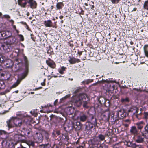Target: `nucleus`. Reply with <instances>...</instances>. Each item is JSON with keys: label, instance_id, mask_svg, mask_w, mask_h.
<instances>
[{"label": "nucleus", "instance_id": "ea45409f", "mask_svg": "<svg viewBox=\"0 0 148 148\" xmlns=\"http://www.w3.org/2000/svg\"><path fill=\"white\" fill-rule=\"evenodd\" d=\"M120 0H111V2L113 4H116L118 3Z\"/></svg>", "mask_w": 148, "mask_h": 148}, {"label": "nucleus", "instance_id": "a19ab883", "mask_svg": "<svg viewBox=\"0 0 148 148\" xmlns=\"http://www.w3.org/2000/svg\"><path fill=\"white\" fill-rule=\"evenodd\" d=\"M126 145L128 147H131V146L133 144L131 142H126Z\"/></svg>", "mask_w": 148, "mask_h": 148}, {"label": "nucleus", "instance_id": "9d476101", "mask_svg": "<svg viewBox=\"0 0 148 148\" xmlns=\"http://www.w3.org/2000/svg\"><path fill=\"white\" fill-rule=\"evenodd\" d=\"M18 5L23 7H25L27 3H28V0H18Z\"/></svg>", "mask_w": 148, "mask_h": 148}, {"label": "nucleus", "instance_id": "052dcab7", "mask_svg": "<svg viewBox=\"0 0 148 148\" xmlns=\"http://www.w3.org/2000/svg\"><path fill=\"white\" fill-rule=\"evenodd\" d=\"M18 90H17V91H16L15 92H13L14 93V92H16V93H18Z\"/></svg>", "mask_w": 148, "mask_h": 148}, {"label": "nucleus", "instance_id": "5fc2aeb1", "mask_svg": "<svg viewBox=\"0 0 148 148\" xmlns=\"http://www.w3.org/2000/svg\"><path fill=\"white\" fill-rule=\"evenodd\" d=\"M148 115V114L147 113H146L145 114V117L146 118Z\"/></svg>", "mask_w": 148, "mask_h": 148}, {"label": "nucleus", "instance_id": "8fccbe9b", "mask_svg": "<svg viewBox=\"0 0 148 148\" xmlns=\"http://www.w3.org/2000/svg\"><path fill=\"white\" fill-rule=\"evenodd\" d=\"M16 61H18L19 63L21 62V60L19 59H16Z\"/></svg>", "mask_w": 148, "mask_h": 148}, {"label": "nucleus", "instance_id": "6e6552de", "mask_svg": "<svg viewBox=\"0 0 148 148\" xmlns=\"http://www.w3.org/2000/svg\"><path fill=\"white\" fill-rule=\"evenodd\" d=\"M13 120V123L15 126L19 127L21 125L22 122L21 120L17 119L16 118L14 117Z\"/></svg>", "mask_w": 148, "mask_h": 148}, {"label": "nucleus", "instance_id": "f257e3e1", "mask_svg": "<svg viewBox=\"0 0 148 148\" xmlns=\"http://www.w3.org/2000/svg\"><path fill=\"white\" fill-rule=\"evenodd\" d=\"M87 97L86 95L84 94H79L73 100V102L75 106L77 107H80L82 103L84 101Z\"/></svg>", "mask_w": 148, "mask_h": 148}, {"label": "nucleus", "instance_id": "f3484780", "mask_svg": "<svg viewBox=\"0 0 148 148\" xmlns=\"http://www.w3.org/2000/svg\"><path fill=\"white\" fill-rule=\"evenodd\" d=\"M102 116L103 119L105 121H108L109 120L110 118V114L109 113H105L104 114H103Z\"/></svg>", "mask_w": 148, "mask_h": 148}, {"label": "nucleus", "instance_id": "412c9836", "mask_svg": "<svg viewBox=\"0 0 148 148\" xmlns=\"http://www.w3.org/2000/svg\"><path fill=\"white\" fill-rule=\"evenodd\" d=\"M36 134L37 136V139L38 140V141L39 142H42L43 140V137L42 134L40 133H36Z\"/></svg>", "mask_w": 148, "mask_h": 148}, {"label": "nucleus", "instance_id": "4be33fe9", "mask_svg": "<svg viewBox=\"0 0 148 148\" xmlns=\"http://www.w3.org/2000/svg\"><path fill=\"white\" fill-rule=\"evenodd\" d=\"M6 66L8 67H11L12 66L14 65V63L11 60H8V62L6 63Z\"/></svg>", "mask_w": 148, "mask_h": 148}, {"label": "nucleus", "instance_id": "2f4dec72", "mask_svg": "<svg viewBox=\"0 0 148 148\" xmlns=\"http://www.w3.org/2000/svg\"><path fill=\"white\" fill-rule=\"evenodd\" d=\"M21 136L19 135H16L15 136V138H16V140L17 141H20L21 140L20 138Z\"/></svg>", "mask_w": 148, "mask_h": 148}, {"label": "nucleus", "instance_id": "680f3d73", "mask_svg": "<svg viewBox=\"0 0 148 148\" xmlns=\"http://www.w3.org/2000/svg\"><path fill=\"white\" fill-rule=\"evenodd\" d=\"M21 46H22V47H24V45L22 43H21Z\"/></svg>", "mask_w": 148, "mask_h": 148}, {"label": "nucleus", "instance_id": "603ef678", "mask_svg": "<svg viewBox=\"0 0 148 148\" xmlns=\"http://www.w3.org/2000/svg\"><path fill=\"white\" fill-rule=\"evenodd\" d=\"M23 146L24 147H25V146H26V144H28V145H29V144H28V143H24V144H23ZM30 146V145H29Z\"/></svg>", "mask_w": 148, "mask_h": 148}, {"label": "nucleus", "instance_id": "79ce46f5", "mask_svg": "<svg viewBox=\"0 0 148 148\" xmlns=\"http://www.w3.org/2000/svg\"><path fill=\"white\" fill-rule=\"evenodd\" d=\"M99 82H103V83H105V82H107V83H109V81L108 79H106V80H102L101 81H100Z\"/></svg>", "mask_w": 148, "mask_h": 148}, {"label": "nucleus", "instance_id": "39448f33", "mask_svg": "<svg viewBox=\"0 0 148 148\" xmlns=\"http://www.w3.org/2000/svg\"><path fill=\"white\" fill-rule=\"evenodd\" d=\"M88 116L83 112H81L79 116L77 117L78 119L81 122H85L88 118Z\"/></svg>", "mask_w": 148, "mask_h": 148}, {"label": "nucleus", "instance_id": "49530a36", "mask_svg": "<svg viewBox=\"0 0 148 148\" xmlns=\"http://www.w3.org/2000/svg\"><path fill=\"white\" fill-rule=\"evenodd\" d=\"M51 148H58V147L56 145H54L53 146L51 147Z\"/></svg>", "mask_w": 148, "mask_h": 148}, {"label": "nucleus", "instance_id": "0e129e2a", "mask_svg": "<svg viewBox=\"0 0 148 148\" xmlns=\"http://www.w3.org/2000/svg\"><path fill=\"white\" fill-rule=\"evenodd\" d=\"M53 6H52L51 7V10H52L53 9Z\"/></svg>", "mask_w": 148, "mask_h": 148}, {"label": "nucleus", "instance_id": "20e7f679", "mask_svg": "<svg viewBox=\"0 0 148 148\" xmlns=\"http://www.w3.org/2000/svg\"><path fill=\"white\" fill-rule=\"evenodd\" d=\"M92 119L94 120L92 122H88L86 123V128L87 130H90L92 129L93 127V125H95L96 124V121L95 119H94L93 117Z\"/></svg>", "mask_w": 148, "mask_h": 148}, {"label": "nucleus", "instance_id": "473e14b6", "mask_svg": "<svg viewBox=\"0 0 148 148\" xmlns=\"http://www.w3.org/2000/svg\"><path fill=\"white\" fill-rule=\"evenodd\" d=\"M113 148H123V147L119 144H117L115 145Z\"/></svg>", "mask_w": 148, "mask_h": 148}, {"label": "nucleus", "instance_id": "bb28decb", "mask_svg": "<svg viewBox=\"0 0 148 148\" xmlns=\"http://www.w3.org/2000/svg\"><path fill=\"white\" fill-rule=\"evenodd\" d=\"M20 81H17L11 87V88H13L16 87L19 84Z\"/></svg>", "mask_w": 148, "mask_h": 148}, {"label": "nucleus", "instance_id": "de8ad7c7", "mask_svg": "<svg viewBox=\"0 0 148 148\" xmlns=\"http://www.w3.org/2000/svg\"><path fill=\"white\" fill-rule=\"evenodd\" d=\"M52 105L50 104H48L47 106H45V107H51Z\"/></svg>", "mask_w": 148, "mask_h": 148}, {"label": "nucleus", "instance_id": "69168bd1", "mask_svg": "<svg viewBox=\"0 0 148 148\" xmlns=\"http://www.w3.org/2000/svg\"><path fill=\"white\" fill-rule=\"evenodd\" d=\"M10 21L12 22V24H13V23H14V21H13V20H11Z\"/></svg>", "mask_w": 148, "mask_h": 148}, {"label": "nucleus", "instance_id": "774afa93", "mask_svg": "<svg viewBox=\"0 0 148 148\" xmlns=\"http://www.w3.org/2000/svg\"><path fill=\"white\" fill-rule=\"evenodd\" d=\"M77 148H83L82 147H77Z\"/></svg>", "mask_w": 148, "mask_h": 148}, {"label": "nucleus", "instance_id": "a878e982", "mask_svg": "<svg viewBox=\"0 0 148 148\" xmlns=\"http://www.w3.org/2000/svg\"><path fill=\"white\" fill-rule=\"evenodd\" d=\"M143 8L145 9L148 10V0L145 2L144 4Z\"/></svg>", "mask_w": 148, "mask_h": 148}, {"label": "nucleus", "instance_id": "423d86ee", "mask_svg": "<svg viewBox=\"0 0 148 148\" xmlns=\"http://www.w3.org/2000/svg\"><path fill=\"white\" fill-rule=\"evenodd\" d=\"M28 3L31 8L34 9L36 8L37 3L35 0H28Z\"/></svg>", "mask_w": 148, "mask_h": 148}, {"label": "nucleus", "instance_id": "f8f14e48", "mask_svg": "<svg viewBox=\"0 0 148 148\" xmlns=\"http://www.w3.org/2000/svg\"><path fill=\"white\" fill-rule=\"evenodd\" d=\"M13 118L14 117H12L8 121H7V125L9 128H11L15 126L13 122Z\"/></svg>", "mask_w": 148, "mask_h": 148}, {"label": "nucleus", "instance_id": "ddd939ff", "mask_svg": "<svg viewBox=\"0 0 148 148\" xmlns=\"http://www.w3.org/2000/svg\"><path fill=\"white\" fill-rule=\"evenodd\" d=\"M143 50L145 56L148 58V44H146L144 45Z\"/></svg>", "mask_w": 148, "mask_h": 148}, {"label": "nucleus", "instance_id": "c85d7f7f", "mask_svg": "<svg viewBox=\"0 0 148 148\" xmlns=\"http://www.w3.org/2000/svg\"><path fill=\"white\" fill-rule=\"evenodd\" d=\"M131 147L132 148H142V147L140 146L137 145L135 144H133L131 146Z\"/></svg>", "mask_w": 148, "mask_h": 148}, {"label": "nucleus", "instance_id": "c756f323", "mask_svg": "<svg viewBox=\"0 0 148 148\" xmlns=\"http://www.w3.org/2000/svg\"><path fill=\"white\" fill-rule=\"evenodd\" d=\"M50 146V144L48 143L45 145H41V147L42 148H49Z\"/></svg>", "mask_w": 148, "mask_h": 148}, {"label": "nucleus", "instance_id": "4d7b16f0", "mask_svg": "<svg viewBox=\"0 0 148 148\" xmlns=\"http://www.w3.org/2000/svg\"><path fill=\"white\" fill-rule=\"evenodd\" d=\"M63 18V16H59V18L60 19H62Z\"/></svg>", "mask_w": 148, "mask_h": 148}, {"label": "nucleus", "instance_id": "e433bc0d", "mask_svg": "<svg viewBox=\"0 0 148 148\" xmlns=\"http://www.w3.org/2000/svg\"><path fill=\"white\" fill-rule=\"evenodd\" d=\"M18 36L20 38V40L22 41H23L24 38L23 36L21 34H18Z\"/></svg>", "mask_w": 148, "mask_h": 148}, {"label": "nucleus", "instance_id": "7ed1b4c3", "mask_svg": "<svg viewBox=\"0 0 148 148\" xmlns=\"http://www.w3.org/2000/svg\"><path fill=\"white\" fill-rule=\"evenodd\" d=\"M24 65H25V75L24 78L26 76L27 74L28 70H29V61L27 57L24 56Z\"/></svg>", "mask_w": 148, "mask_h": 148}, {"label": "nucleus", "instance_id": "aec40b11", "mask_svg": "<svg viewBox=\"0 0 148 148\" xmlns=\"http://www.w3.org/2000/svg\"><path fill=\"white\" fill-rule=\"evenodd\" d=\"M90 148H104L103 146V145H101L99 144L97 145H93L91 144V145L90 146Z\"/></svg>", "mask_w": 148, "mask_h": 148}, {"label": "nucleus", "instance_id": "4c0bfd02", "mask_svg": "<svg viewBox=\"0 0 148 148\" xmlns=\"http://www.w3.org/2000/svg\"><path fill=\"white\" fill-rule=\"evenodd\" d=\"M65 136L62 134L60 135V140H64L65 139Z\"/></svg>", "mask_w": 148, "mask_h": 148}, {"label": "nucleus", "instance_id": "f03ea898", "mask_svg": "<svg viewBox=\"0 0 148 148\" xmlns=\"http://www.w3.org/2000/svg\"><path fill=\"white\" fill-rule=\"evenodd\" d=\"M105 135L101 134H99L91 141V144L96 145L101 144V141L105 139Z\"/></svg>", "mask_w": 148, "mask_h": 148}, {"label": "nucleus", "instance_id": "13d9d810", "mask_svg": "<svg viewBox=\"0 0 148 148\" xmlns=\"http://www.w3.org/2000/svg\"><path fill=\"white\" fill-rule=\"evenodd\" d=\"M124 126L126 127H127L128 126V125L127 124H124Z\"/></svg>", "mask_w": 148, "mask_h": 148}, {"label": "nucleus", "instance_id": "393cba45", "mask_svg": "<svg viewBox=\"0 0 148 148\" xmlns=\"http://www.w3.org/2000/svg\"><path fill=\"white\" fill-rule=\"evenodd\" d=\"M5 87V85L3 81H0V89H3Z\"/></svg>", "mask_w": 148, "mask_h": 148}, {"label": "nucleus", "instance_id": "a211bd4d", "mask_svg": "<svg viewBox=\"0 0 148 148\" xmlns=\"http://www.w3.org/2000/svg\"><path fill=\"white\" fill-rule=\"evenodd\" d=\"M46 62L47 64L51 67L54 68L55 67V65L54 63L52 62L49 60H46Z\"/></svg>", "mask_w": 148, "mask_h": 148}, {"label": "nucleus", "instance_id": "e2e57ef3", "mask_svg": "<svg viewBox=\"0 0 148 148\" xmlns=\"http://www.w3.org/2000/svg\"><path fill=\"white\" fill-rule=\"evenodd\" d=\"M84 5H85L86 6H88V4H87V3H84Z\"/></svg>", "mask_w": 148, "mask_h": 148}, {"label": "nucleus", "instance_id": "72a5a7b5", "mask_svg": "<svg viewBox=\"0 0 148 148\" xmlns=\"http://www.w3.org/2000/svg\"><path fill=\"white\" fill-rule=\"evenodd\" d=\"M144 132L145 133H148V124L144 127Z\"/></svg>", "mask_w": 148, "mask_h": 148}, {"label": "nucleus", "instance_id": "37998d69", "mask_svg": "<svg viewBox=\"0 0 148 148\" xmlns=\"http://www.w3.org/2000/svg\"><path fill=\"white\" fill-rule=\"evenodd\" d=\"M3 17L8 19L10 18V16L8 15H3Z\"/></svg>", "mask_w": 148, "mask_h": 148}, {"label": "nucleus", "instance_id": "338daca9", "mask_svg": "<svg viewBox=\"0 0 148 148\" xmlns=\"http://www.w3.org/2000/svg\"><path fill=\"white\" fill-rule=\"evenodd\" d=\"M136 9V8H134V11H135Z\"/></svg>", "mask_w": 148, "mask_h": 148}, {"label": "nucleus", "instance_id": "09e8293b", "mask_svg": "<svg viewBox=\"0 0 148 148\" xmlns=\"http://www.w3.org/2000/svg\"><path fill=\"white\" fill-rule=\"evenodd\" d=\"M56 134L58 135H59L60 134V132L59 131H57L56 132Z\"/></svg>", "mask_w": 148, "mask_h": 148}, {"label": "nucleus", "instance_id": "9b49d317", "mask_svg": "<svg viewBox=\"0 0 148 148\" xmlns=\"http://www.w3.org/2000/svg\"><path fill=\"white\" fill-rule=\"evenodd\" d=\"M69 62L71 64H73L76 62L78 63L80 62L79 59H76L74 57L70 58L68 60Z\"/></svg>", "mask_w": 148, "mask_h": 148}, {"label": "nucleus", "instance_id": "6e6d98bb", "mask_svg": "<svg viewBox=\"0 0 148 148\" xmlns=\"http://www.w3.org/2000/svg\"><path fill=\"white\" fill-rule=\"evenodd\" d=\"M13 28L14 29V30H16V27L15 25H13Z\"/></svg>", "mask_w": 148, "mask_h": 148}, {"label": "nucleus", "instance_id": "58836bf2", "mask_svg": "<svg viewBox=\"0 0 148 148\" xmlns=\"http://www.w3.org/2000/svg\"><path fill=\"white\" fill-rule=\"evenodd\" d=\"M121 101L122 102H127L128 101V99L127 98L125 99L122 98L121 100Z\"/></svg>", "mask_w": 148, "mask_h": 148}, {"label": "nucleus", "instance_id": "864d4df0", "mask_svg": "<svg viewBox=\"0 0 148 148\" xmlns=\"http://www.w3.org/2000/svg\"><path fill=\"white\" fill-rule=\"evenodd\" d=\"M69 96L68 95H67V96L64 97L63 98H62V99H65L67 98V97H68Z\"/></svg>", "mask_w": 148, "mask_h": 148}, {"label": "nucleus", "instance_id": "dca6fc26", "mask_svg": "<svg viewBox=\"0 0 148 148\" xmlns=\"http://www.w3.org/2000/svg\"><path fill=\"white\" fill-rule=\"evenodd\" d=\"M64 6V4L62 2H59L57 3L56 5V10H57L62 9Z\"/></svg>", "mask_w": 148, "mask_h": 148}, {"label": "nucleus", "instance_id": "a18cd8bd", "mask_svg": "<svg viewBox=\"0 0 148 148\" xmlns=\"http://www.w3.org/2000/svg\"><path fill=\"white\" fill-rule=\"evenodd\" d=\"M5 142V141L4 140H3L2 142H1V144L3 147H5V144H4V143Z\"/></svg>", "mask_w": 148, "mask_h": 148}, {"label": "nucleus", "instance_id": "c03bdc74", "mask_svg": "<svg viewBox=\"0 0 148 148\" xmlns=\"http://www.w3.org/2000/svg\"><path fill=\"white\" fill-rule=\"evenodd\" d=\"M28 143V144H29L30 146L32 145V146H34V142H33V141H31V142H29Z\"/></svg>", "mask_w": 148, "mask_h": 148}, {"label": "nucleus", "instance_id": "5701e85b", "mask_svg": "<svg viewBox=\"0 0 148 148\" xmlns=\"http://www.w3.org/2000/svg\"><path fill=\"white\" fill-rule=\"evenodd\" d=\"M1 47L5 51L7 50L8 51H9L8 50V49H9L8 45L6 43H4L1 46Z\"/></svg>", "mask_w": 148, "mask_h": 148}, {"label": "nucleus", "instance_id": "1a4fd4ad", "mask_svg": "<svg viewBox=\"0 0 148 148\" xmlns=\"http://www.w3.org/2000/svg\"><path fill=\"white\" fill-rule=\"evenodd\" d=\"M8 134L4 130H0V138L3 139H6L8 137Z\"/></svg>", "mask_w": 148, "mask_h": 148}, {"label": "nucleus", "instance_id": "3c124183", "mask_svg": "<svg viewBox=\"0 0 148 148\" xmlns=\"http://www.w3.org/2000/svg\"><path fill=\"white\" fill-rule=\"evenodd\" d=\"M57 99H56L54 102V104L55 105H56V104L57 103Z\"/></svg>", "mask_w": 148, "mask_h": 148}, {"label": "nucleus", "instance_id": "cd10ccee", "mask_svg": "<svg viewBox=\"0 0 148 148\" xmlns=\"http://www.w3.org/2000/svg\"><path fill=\"white\" fill-rule=\"evenodd\" d=\"M20 147H18L17 148H30L29 145L28 144H26L25 147H24L23 146L22 143H21L20 144Z\"/></svg>", "mask_w": 148, "mask_h": 148}, {"label": "nucleus", "instance_id": "bf43d9fd", "mask_svg": "<svg viewBox=\"0 0 148 148\" xmlns=\"http://www.w3.org/2000/svg\"><path fill=\"white\" fill-rule=\"evenodd\" d=\"M15 30L16 31V33L17 34H18V33H19V31L18 30L16 29V30Z\"/></svg>", "mask_w": 148, "mask_h": 148}, {"label": "nucleus", "instance_id": "6ab92c4d", "mask_svg": "<svg viewBox=\"0 0 148 148\" xmlns=\"http://www.w3.org/2000/svg\"><path fill=\"white\" fill-rule=\"evenodd\" d=\"M144 138L141 136H139L136 140V141L138 143H142L144 141Z\"/></svg>", "mask_w": 148, "mask_h": 148}, {"label": "nucleus", "instance_id": "f704fd0d", "mask_svg": "<svg viewBox=\"0 0 148 148\" xmlns=\"http://www.w3.org/2000/svg\"><path fill=\"white\" fill-rule=\"evenodd\" d=\"M4 60L3 56L0 55V62L1 63H3L4 62Z\"/></svg>", "mask_w": 148, "mask_h": 148}, {"label": "nucleus", "instance_id": "c9c22d12", "mask_svg": "<svg viewBox=\"0 0 148 148\" xmlns=\"http://www.w3.org/2000/svg\"><path fill=\"white\" fill-rule=\"evenodd\" d=\"M88 102L86 101H85L84 102L83 106L84 108H88V106L87 105Z\"/></svg>", "mask_w": 148, "mask_h": 148}, {"label": "nucleus", "instance_id": "4468645a", "mask_svg": "<svg viewBox=\"0 0 148 148\" xmlns=\"http://www.w3.org/2000/svg\"><path fill=\"white\" fill-rule=\"evenodd\" d=\"M44 25L47 27H51L52 26V23L51 20H49L44 21Z\"/></svg>", "mask_w": 148, "mask_h": 148}, {"label": "nucleus", "instance_id": "7c9ffc66", "mask_svg": "<svg viewBox=\"0 0 148 148\" xmlns=\"http://www.w3.org/2000/svg\"><path fill=\"white\" fill-rule=\"evenodd\" d=\"M66 67L64 66L62 67L61 69L59 71V73L61 74H63L64 73V71H65Z\"/></svg>", "mask_w": 148, "mask_h": 148}, {"label": "nucleus", "instance_id": "2eb2a0df", "mask_svg": "<svg viewBox=\"0 0 148 148\" xmlns=\"http://www.w3.org/2000/svg\"><path fill=\"white\" fill-rule=\"evenodd\" d=\"M144 124V122L143 121H140L136 123V125L137 126V127L139 130H141L143 127Z\"/></svg>", "mask_w": 148, "mask_h": 148}, {"label": "nucleus", "instance_id": "0eeeda50", "mask_svg": "<svg viewBox=\"0 0 148 148\" xmlns=\"http://www.w3.org/2000/svg\"><path fill=\"white\" fill-rule=\"evenodd\" d=\"M130 133L134 136H136L138 134V130L135 126L131 127L130 130Z\"/></svg>", "mask_w": 148, "mask_h": 148}, {"label": "nucleus", "instance_id": "b1692460", "mask_svg": "<svg viewBox=\"0 0 148 148\" xmlns=\"http://www.w3.org/2000/svg\"><path fill=\"white\" fill-rule=\"evenodd\" d=\"M93 79H89L87 80H85L82 82V83L84 84H88L92 82Z\"/></svg>", "mask_w": 148, "mask_h": 148}]
</instances>
